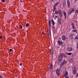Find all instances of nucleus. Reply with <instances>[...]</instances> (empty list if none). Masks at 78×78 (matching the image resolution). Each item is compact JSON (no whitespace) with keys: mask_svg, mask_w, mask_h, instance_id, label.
<instances>
[{"mask_svg":"<svg viewBox=\"0 0 78 78\" xmlns=\"http://www.w3.org/2000/svg\"><path fill=\"white\" fill-rule=\"evenodd\" d=\"M75 39H78V35L75 38Z\"/></svg>","mask_w":78,"mask_h":78,"instance_id":"cd10ccee","label":"nucleus"},{"mask_svg":"<svg viewBox=\"0 0 78 78\" xmlns=\"http://www.w3.org/2000/svg\"><path fill=\"white\" fill-rule=\"evenodd\" d=\"M1 1L2 2L4 3V2H5V0H1Z\"/></svg>","mask_w":78,"mask_h":78,"instance_id":"2f4dec72","label":"nucleus"},{"mask_svg":"<svg viewBox=\"0 0 78 78\" xmlns=\"http://www.w3.org/2000/svg\"><path fill=\"white\" fill-rule=\"evenodd\" d=\"M73 32H76V30H73Z\"/></svg>","mask_w":78,"mask_h":78,"instance_id":"f704fd0d","label":"nucleus"},{"mask_svg":"<svg viewBox=\"0 0 78 78\" xmlns=\"http://www.w3.org/2000/svg\"><path fill=\"white\" fill-rule=\"evenodd\" d=\"M58 44H59V45H62V42L60 40H58Z\"/></svg>","mask_w":78,"mask_h":78,"instance_id":"423d86ee","label":"nucleus"},{"mask_svg":"<svg viewBox=\"0 0 78 78\" xmlns=\"http://www.w3.org/2000/svg\"><path fill=\"white\" fill-rule=\"evenodd\" d=\"M56 72L57 76H60V73L59 72V70L56 69Z\"/></svg>","mask_w":78,"mask_h":78,"instance_id":"7ed1b4c3","label":"nucleus"},{"mask_svg":"<svg viewBox=\"0 0 78 78\" xmlns=\"http://www.w3.org/2000/svg\"><path fill=\"white\" fill-rule=\"evenodd\" d=\"M59 14L60 17H62V12H61L60 13H59Z\"/></svg>","mask_w":78,"mask_h":78,"instance_id":"f3484780","label":"nucleus"},{"mask_svg":"<svg viewBox=\"0 0 78 78\" xmlns=\"http://www.w3.org/2000/svg\"><path fill=\"white\" fill-rule=\"evenodd\" d=\"M58 5V3L56 2L55 4L54 7H56V6L57 5Z\"/></svg>","mask_w":78,"mask_h":78,"instance_id":"a211bd4d","label":"nucleus"},{"mask_svg":"<svg viewBox=\"0 0 78 78\" xmlns=\"http://www.w3.org/2000/svg\"><path fill=\"white\" fill-rule=\"evenodd\" d=\"M66 37L65 36H63L62 37V39L63 41H64L66 39Z\"/></svg>","mask_w":78,"mask_h":78,"instance_id":"4468645a","label":"nucleus"},{"mask_svg":"<svg viewBox=\"0 0 78 78\" xmlns=\"http://www.w3.org/2000/svg\"><path fill=\"white\" fill-rule=\"evenodd\" d=\"M55 13L56 14H58V11H55Z\"/></svg>","mask_w":78,"mask_h":78,"instance_id":"393cba45","label":"nucleus"},{"mask_svg":"<svg viewBox=\"0 0 78 78\" xmlns=\"http://www.w3.org/2000/svg\"><path fill=\"white\" fill-rule=\"evenodd\" d=\"M52 28H53V29H55V27L54 26H52Z\"/></svg>","mask_w":78,"mask_h":78,"instance_id":"c9c22d12","label":"nucleus"},{"mask_svg":"<svg viewBox=\"0 0 78 78\" xmlns=\"http://www.w3.org/2000/svg\"><path fill=\"white\" fill-rule=\"evenodd\" d=\"M64 65V64H61L60 65V67H62V66H63V65Z\"/></svg>","mask_w":78,"mask_h":78,"instance_id":"a878e982","label":"nucleus"},{"mask_svg":"<svg viewBox=\"0 0 78 78\" xmlns=\"http://www.w3.org/2000/svg\"><path fill=\"white\" fill-rule=\"evenodd\" d=\"M67 75H68V72L66 71V73L64 74V76H67Z\"/></svg>","mask_w":78,"mask_h":78,"instance_id":"9d476101","label":"nucleus"},{"mask_svg":"<svg viewBox=\"0 0 78 78\" xmlns=\"http://www.w3.org/2000/svg\"><path fill=\"white\" fill-rule=\"evenodd\" d=\"M56 17H57V16H55Z\"/></svg>","mask_w":78,"mask_h":78,"instance_id":"09e8293b","label":"nucleus"},{"mask_svg":"<svg viewBox=\"0 0 78 78\" xmlns=\"http://www.w3.org/2000/svg\"><path fill=\"white\" fill-rule=\"evenodd\" d=\"M65 63H66V60H64L63 61L62 64H64Z\"/></svg>","mask_w":78,"mask_h":78,"instance_id":"aec40b11","label":"nucleus"},{"mask_svg":"<svg viewBox=\"0 0 78 78\" xmlns=\"http://www.w3.org/2000/svg\"><path fill=\"white\" fill-rule=\"evenodd\" d=\"M69 61L70 63H71V62H72V61H73V59L72 58H70L69 60Z\"/></svg>","mask_w":78,"mask_h":78,"instance_id":"2eb2a0df","label":"nucleus"},{"mask_svg":"<svg viewBox=\"0 0 78 78\" xmlns=\"http://www.w3.org/2000/svg\"><path fill=\"white\" fill-rule=\"evenodd\" d=\"M50 31H51V30H49V31L48 32V35H51Z\"/></svg>","mask_w":78,"mask_h":78,"instance_id":"6ab92c4d","label":"nucleus"},{"mask_svg":"<svg viewBox=\"0 0 78 78\" xmlns=\"http://www.w3.org/2000/svg\"><path fill=\"white\" fill-rule=\"evenodd\" d=\"M63 14H64V16H65V19H66V17H67V16L66 15V12L63 11Z\"/></svg>","mask_w":78,"mask_h":78,"instance_id":"9b49d317","label":"nucleus"},{"mask_svg":"<svg viewBox=\"0 0 78 78\" xmlns=\"http://www.w3.org/2000/svg\"><path fill=\"white\" fill-rule=\"evenodd\" d=\"M45 33L44 34V35H45Z\"/></svg>","mask_w":78,"mask_h":78,"instance_id":"de8ad7c7","label":"nucleus"},{"mask_svg":"<svg viewBox=\"0 0 78 78\" xmlns=\"http://www.w3.org/2000/svg\"><path fill=\"white\" fill-rule=\"evenodd\" d=\"M28 26H29V24H28V23L26 24V26L27 27H28Z\"/></svg>","mask_w":78,"mask_h":78,"instance_id":"c85d7f7f","label":"nucleus"},{"mask_svg":"<svg viewBox=\"0 0 78 78\" xmlns=\"http://www.w3.org/2000/svg\"><path fill=\"white\" fill-rule=\"evenodd\" d=\"M66 5V2L65 1H63V6H65Z\"/></svg>","mask_w":78,"mask_h":78,"instance_id":"f8f14e48","label":"nucleus"},{"mask_svg":"<svg viewBox=\"0 0 78 78\" xmlns=\"http://www.w3.org/2000/svg\"><path fill=\"white\" fill-rule=\"evenodd\" d=\"M50 53L51 55H53V48L52 47H51L50 48Z\"/></svg>","mask_w":78,"mask_h":78,"instance_id":"f03ea898","label":"nucleus"},{"mask_svg":"<svg viewBox=\"0 0 78 78\" xmlns=\"http://www.w3.org/2000/svg\"><path fill=\"white\" fill-rule=\"evenodd\" d=\"M44 34V32L42 33V34Z\"/></svg>","mask_w":78,"mask_h":78,"instance_id":"a18cd8bd","label":"nucleus"},{"mask_svg":"<svg viewBox=\"0 0 78 78\" xmlns=\"http://www.w3.org/2000/svg\"><path fill=\"white\" fill-rule=\"evenodd\" d=\"M73 50V49L72 47L68 49V51H72Z\"/></svg>","mask_w":78,"mask_h":78,"instance_id":"1a4fd4ad","label":"nucleus"},{"mask_svg":"<svg viewBox=\"0 0 78 78\" xmlns=\"http://www.w3.org/2000/svg\"><path fill=\"white\" fill-rule=\"evenodd\" d=\"M76 76H78V73L77 74Z\"/></svg>","mask_w":78,"mask_h":78,"instance_id":"79ce46f5","label":"nucleus"},{"mask_svg":"<svg viewBox=\"0 0 78 78\" xmlns=\"http://www.w3.org/2000/svg\"><path fill=\"white\" fill-rule=\"evenodd\" d=\"M67 55H72V53H68Z\"/></svg>","mask_w":78,"mask_h":78,"instance_id":"bb28decb","label":"nucleus"},{"mask_svg":"<svg viewBox=\"0 0 78 78\" xmlns=\"http://www.w3.org/2000/svg\"><path fill=\"white\" fill-rule=\"evenodd\" d=\"M72 70L73 71H76V68L75 67H74L73 68Z\"/></svg>","mask_w":78,"mask_h":78,"instance_id":"ddd939ff","label":"nucleus"},{"mask_svg":"<svg viewBox=\"0 0 78 78\" xmlns=\"http://www.w3.org/2000/svg\"><path fill=\"white\" fill-rule=\"evenodd\" d=\"M49 69H52V66H49Z\"/></svg>","mask_w":78,"mask_h":78,"instance_id":"7c9ffc66","label":"nucleus"},{"mask_svg":"<svg viewBox=\"0 0 78 78\" xmlns=\"http://www.w3.org/2000/svg\"><path fill=\"white\" fill-rule=\"evenodd\" d=\"M20 66H21L22 65V63H20Z\"/></svg>","mask_w":78,"mask_h":78,"instance_id":"58836bf2","label":"nucleus"},{"mask_svg":"<svg viewBox=\"0 0 78 78\" xmlns=\"http://www.w3.org/2000/svg\"><path fill=\"white\" fill-rule=\"evenodd\" d=\"M55 11H54V10H53V12H54Z\"/></svg>","mask_w":78,"mask_h":78,"instance_id":"8fccbe9b","label":"nucleus"},{"mask_svg":"<svg viewBox=\"0 0 78 78\" xmlns=\"http://www.w3.org/2000/svg\"><path fill=\"white\" fill-rule=\"evenodd\" d=\"M71 25L72 28H73V29H75V25H74V24L73 23H71Z\"/></svg>","mask_w":78,"mask_h":78,"instance_id":"0eeeda50","label":"nucleus"},{"mask_svg":"<svg viewBox=\"0 0 78 78\" xmlns=\"http://www.w3.org/2000/svg\"><path fill=\"white\" fill-rule=\"evenodd\" d=\"M20 2H22V1H20Z\"/></svg>","mask_w":78,"mask_h":78,"instance_id":"37998d69","label":"nucleus"},{"mask_svg":"<svg viewBox=\"0 0 78 78\" xmlns=\"http://www.w3.org/2000/svg\"><path fill=\"white\" fill-rule=\"evenodd\" d=\"M3 38V37L2 36H0V39H2Z\"/></svg>","mask_w":78,"mask_h":78,"instance_id":"72a5a7b5","label":"nucleus"},{"mask_svg":"<svg viewBox=\"0 0 78 78\" xmlns=\"http://www.w3.org/2000/svg\"><path fill=\"white\" fill-rule=\"evenodd\" d=\"M9 51H10V52L12 51V49H9Z\"/></svg>","mask_w":78,"mask_h":78,"instance_id":"e433bc0d","label":"nucleus"},{"mask_svg":"<svg viewBox=\"0 0 78 78\" xmlns=\"http://www.w3.org/2000/svg\"><path fill=\"white\" fill-rule=\"evenodd\" d=\"M0 78H2V76L0 75Z\"/></svg>","mask_w":78,"mask_h":78,"instance_id":"a19ab883","label":"nucleus"},{"mask_svg":"<svg viewBox=\"0 0 78 78\" xmlns=\"http://www.w3.org/2000/svg\"><path fill=\"white\" fill-rule=\"evenodd\" d=\"M67 5L68 7L69 8H70V3L69 0H67Z\"/></svg>","mask_w":78,"mask_h":78,"instance_id":"39448f33","label":"nucleus"},{"mask_svg":"<svg viewBox=\"0 0 78 78\" xmlns=\"http://www.w3.org/2000/svg\"><path fill=\"white\" fill-rule=\"evenodd\" d=\"M49 27L51 28V21L50 20H49Z\"/></svg>","mask_w":78,"mask_h":78,"instance_id":"6e6552de","label":"nucleus"},{"mask_svg":"<svg viewBox=\"0 0 78 78\" xmlns=\"http://www.w3.org/2000/svg\"><path fill=\"white\" fill-rule=\"evenodd\" d=\"M58 14H60V13L62 12V11L61 10H59L58 11Z\"/></svg>","mask_w":78,"mask_h":78,"instance_id":"4be33fe9","label":"nucleus"},{"mask_svg":"<svg viewBox=\"0 0 78 78\" xmlns=\"http://www.w3.org/2000/svg\"><path fill=\"white\" fill-rule=\"evenodd\" d=\"M48 32H49V30L48 31Z\"/></svg>","mask_w":78,"mask_h":78,"instance_id":"49530a36","label":"nucleus"},{"mask_svg":"<svg viewBox=\"0 0 78 78\" xmlns=\"http://www.w3.org/2000/svg\"><path fill=\"white\" fill-rule=\"evenodd\" d=\"M74 11V9H73V8L71 9L69 11L68 14H71V13H72V12H73Z\"/></svg>","mask_w":78,"mask_h":78,"instance_id":"20e7f679","label":"nucleus"},{"mask_svg":"<svg viewBox=\"0 0 78 78\" xmlns=\"http://www.w3.org/2000/svg\"><path fill=\"white\" fill-rule=\"evenodd\" d=\"M69 37L70 39H73V35L71 34L69 35Z\"/></svg>","mask_w":78,"mask_h":78,"instance_id":"dca6fc26","label":"nucleus"},{"mask_svg":"<svg viewBox=\"0 0 78 78\" xmlns=\"http://www.w3.org/2000/svg\"><path fill=\"white\" fill-rule=\"evenodd\" d=\"M58 23H59L60 25H61V21H59Z\"/></svg>","mask_w":78,"mask_h":78,"instance_id":"c756f323","label":"nucleus"},{"mask_svg":"<svg viewBox=\"0 0 78 78\" xmlns=\"http://www.w3.org/2000/svg\"><path fill=\"white\" fill-rule=\"evenodd\" d=\"M52 17H54V15H53V16H52Z\"/></svg>","mask_w":78,"mask_h":78,"instance_id":"c03bdc74","label":"nucleus"},{"mask_svg":"<svg viewBox=\"0 0 78 78\" xmlns=\"http://www.w3.org/2000/svg\"><path fill=\"white\" fill-rule=\"evenodd\" d=\"M51 22L53 25H55V22H54V21H53V19L52 20Z\"/></svg>","mask_w":78,"mask_h":78,"instance_id":"412c9836","label":"nucleus"},{"mask_svg":"<svg viewBox=\"0 0 78 78\" xmlns=\"http://www.w3.org/2000/svg\"><path fill=\"white\" fill-rule=\"evenodd\" d=\"M50 66H51V67H53V64H52V63H51Z\"/></svg>","mask_w":78,"mask_h":78,"instance_id":"473e14b6","label":"nucleus"},{"mask_svg":"<svg viewBox=\"0 0 78 78\" xmlns=\"http://www.w3.org/2000/svg\"><path fill=\"white\" fill-rule=\"evenodd\" d=\"M76 12H77V13H78V10H77L76 11Z\"/></svg>","mask_w":78,"mask_h":78,"instance_id":"ea45409f","label":"nucleus"},{"mask_svg":"<svg viewBox=\"0 0 78 78\" xmlns=\"http://www.w3.org/2000/svg\"><path fill=\"white\" fill-rule=\"evenodd\" d=\"M11 35V36H12V35Z\"/></svg>","mask_w":78,"mask_h":78,"instance_id":"3c124183","label":"nucleus"},{"mask_svg":"<svg viewBox=\"0 0 78 78\" xmlns=\"http://www.w3.org/2000/svg\"><path fill=\"white\" fill-rule=\"evenodd\" d=\"M56 10V8L55 7L54 8V11H55Z\"/></svg>","mask_w":78,"mask_h":78,"instance_id":"4c0bfd02","label":"nucleus"},{"mask_svg":"<svg viewBox=\"0 0 78 78\" xmlns=\"http://www.w3.org/2000/svg\"><path fill=\"white\" fill-rule=\"evenodd\" d=\"M73 73L74 74V75H75L76 74V71H73Z\"/></svg>","mask_w":78,"mask_h":78,"instance_id":"b1692460","label":"nucleus"},{"mask_svg":"<svg viewBox=\"0 0 78 78\" xmlns=\"http://www.w3.org/2000/svg\"><path fill=\"white\" fill-rule=\"evenodd\" d=\"M19 27H20V30L22 29V25H20Z\"/></svg>","mask_w":78,"mask_h":78,"instance_id":"5701e85b","label":"nucleus"},{"mask_svg":"<svg viewBox=\"0 0 78 78\" xmlns=\"http://www.w3.org/2000/svg\"><path fill=\"white\" fill-rule=\"evenodd\" d=\"M58 64H61L62 62V54H60L58 56Z\"/></svg>","mask_w":78,"mask_h":78,"instance_id":"f257e3e1","label":"nucleus"}]
</instances>
